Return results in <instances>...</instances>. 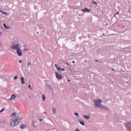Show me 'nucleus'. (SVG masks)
<instances>
[{"label":"nucleus","instance_id":"obj_1","mask_svg":"<svg viewBox=\"0 0 131 131\" xmlns=\"http://www.w3.org/2000/svg\"><path fill=\"white\" fill-rule=\"evenodd\" d=\"M21 118H19L18 116L14 117L10 123L11 126H17V125H18V123H19V121H21Z\"/></svg>","mask_w":131,"mask_h":131},{"label":"nucleus","instance_id":"obj_2","mask_svg":"<svg viewBox=\"0 0 131 131\" xmlns=\"http://www.w3.org/2000/svg\"><path fill=\"white\" fill-rule=\"evenodd\" d=\"M11 50H16V49H18V48H20V45H19V42H18V41H14L11 43Z\"/></svg>","mask_w":131,"mask_h":131},{"label":"nucleus","instance_id":"obj_3","mask_svg":"<svg viewBox=\"0 0 131 131\" xmlns=\"http://www.w3.org/2000/svg\"><path fill=\"white\" fill-rule=\"evenodd\" d=\"M126 130L131 131V121L126 122L124 123Z\"/></svg>","mask_w":131,"mask_h":131},{"label":"nucleus","instance_id":"obj_4","mask_svg":"<svg viewBox=\"0 0 131 131\" xmlns=\"http://www.w3.org/2000/svg\"><path fill=\"white\" fill-rule=\"evenodd\" d=\"M101 102H102V100L100 99L94 100V103H95V107L98 108Z\"/></svg>","mask_w":131,"mask_h":131},{"label":"nucleus","instance_id":"obj_5","mask_svg":"<svg viewBox=\"0 0 131 131\" xmlns=\"http://www.w3.org/2000/svg\"><path fill=\"white\" fill-rule=\"evenodd\" d=\"M16 50V53H17L18 56H19L20 57L23 55L22 50H21V48H20V47H18Z\"/></svg>","mask_w":131,"mask_h":131},{"label":"nucleus","instance_id":"obj_6","mask_svg":"<svg viewBox=\"0 0 131 131\" xmlns=\"http://www.w3.org/2000/svg\"><path fill=\"white\" fill-rule=\"evenodd\" d=\"M56 77L57 78H58V79H60V80H62L63 79V76H62L59 73H58L57 72H55Z\"/></svg>","mask_w":131,"mask_h":131},{"label":"nucleus","instance_id":"obj_7","mask_svg":"<svg viewBox=\"0 0 131 131\" xmlns=\"http://www.w3.org/2000/svg\"><path fill=\"white\" fill-rule=\"evenodd\" d=\"M82 12H83V13H90L91 12V9H88V8L85 7L84 9L81 10Z\"/></svg>","mask_w":131,"mask_h":131},{"label":"nucleus","instance_id":"obj_8","mask_svg":"<svg viewBox=\"0 0 131 131\" xmlns=\"http://www.w3.org/2000/svg\"><path fill=\"white\" fill-rule=\"evenodd\" d=\"M17 97V95H15V94H12L9 100H10V101H12V100H14V99H15V98Z\"/></svg>","mask_w":131,"mask_h":131},{"label":"nucleus","instance_id":"obj_9","mask_svg":"<svg viewBox=\"0 0 131 131\" xmlns=\"http://www.w3.org/2000/svg\"><path fill=\"white\" fill-rule=\"evenodd\" d=\"M98 108L99 109H103L104 110H106V107H105V106H104L102 104H100L99 106H98Z\"/></svg>","mask_w":131,"mask_h":131},{"label":"nucleus","instance_id":"obj_10","mask_svg":"<svg viewBox=\"0 0 131 131\" xmlns=\"http://www.w3.org/2000/svg\"><path fill=\"white\" fill-rule=\"evenodd\" d=\"M24 79H25L24 77H21L20 78V81L22 84H25V82L24 81Z\"/></svg>","mask_w":131,"mask_h":131},{"label":"nucleus","instance_id":"obj_11","mask_svg":"<svg viewBox=\"0 0 131 131\" xmlns=\"http://www.w3.org/2000/svg\"><path fill=\"white\" fill-rule=\"evenodd\" d=\"M41 97H42V101L45 102L46 101V95H45V94H42L41 95Z\"/></svg>","mask_w":131,"mask_h":131},{"label":"nucleus","instance_id":"obj_12","mask_svg":"<svg viewBox=\"0 0 131 131\" xmlns=\"http://www.w3.org/2000/svg\"><path fill=\"white\" fill-rule=\"evenodd\" d=\"M52 111H53V113H54V114H55L56 113V112H57V108H56L55 107H53Z\"/></svg>","mask_w":131,"mask_h":131},{"label":"nucleus","instance_id":"obj_13","mask_svg":"<svg viewBox=\"0 0 131 131\" xmlns=\"http://www.w3.org/2000/svg\"><path fill=\"white\" fill-rule=\"evenodd\" d=\"M83 117L85 118L87 120H89V119H90L91 117H90L89 116H86L85 115H83Z\"/></svg>","mask_w":131,"mask_h":131},{"label":"nucleus","instance_id":"obj_14","mask_svg":"<svg viewBox=\"0 0 131 131\" xmlns=\"http://www.w3.org/2000/svg\"><path fill=\"white\" fill-rule=\"evenodd\" d=\"M25 127H26V126L25 124H21L20 127L21 129H24V128H25Z\"/></svg>","mask_w":131,"mask_h":131},{"label":"nucleus","instance_id":"obj_15","mask_svg":"<svg viewBox=\"0 0 131 131\" xmlns=\"http://www.w3.org/2000/svg\"><path fill=\"white\" fill-rule=\"evenodd\" d=\"M31 123V126H32V127H36V126H35V123H34V121H32Z\"/></svg>","mask_w":131,"mask_h":131},{"label":"nucleus","instance_id":"obj_16","mask_svg":"<svg viewBox=\"0 0 131 131\" xmlns=\"http://www.w3.org/2000/svg\"><path fill=\"white\" fill-rule=\"evenodd\" d=\"M3 26L6 29H10V27H8L6 25V24H3Z\"/></svg>","mask_w":131,"mask_h":131},{"label":"nucleus","instance_id":"obj_17","mask_svg":"<svg viewBox=\"0 0 131 131\" xmlns=\"http://www.w3.org/2000/svg\"><path fill=\"white\" fill-rule=\"evenodd\" d=\"M1 13L3 14V15H8V13L5 11H3L2 10H0Z\"/></svg>","mask_w":131,"mask_h":131},{"label":"nucleus","instance_id":"obj_18","mask_svg":"<svg viewBox=\"0 0 131 131\" xmlns=\"http://www.w3.org/2000/svg\"><path fill=\"white\" fill-rule=\"evenodd\" d=\"M79 123H80V124H81L83 126H84V122H82L81 121V120L79 119Z\"/></svg>","mask_w":131,"mask_h":131},{"label":"nucleus","instance_id":"obj_19","mask_svg":"<svg viewBox=\"0 0 131 131\" xmlns=\"http://www.w3.org/2000/svg\"><path fill=\"white\" fill-rule=\"evenodd\" d=\"M18 79V76H15L14 77V78H13V79L14 80H16V79Z\"/></svg>","mask_w":131,"mask_h":131},{"label":"nucleus","instance_id":"obj_20","mask_svg":"<svg viewBox=\"0 0 131 131\" xmlns=\"http://www.w3.org/2000/svg\"><path fill=\"white\" fill-rule=\"evenodd\" d=\"M74 115H76V116H77L78 117H79V115H78V113H74Z\"/></svg>","mask_w":131,"mask_h":131},{"label":"nucleus","instance_id":"obj_21","mask_svg":"<svg viewBox=\"0 0 131 131\" xmlns=\"http://www.w3.org/2000/svg\"><path fill=\"white\" fill-rule=\"evenodd\" d=\"M59 71H65V69H64V68L61 69L60 68V69L59 70Z\"/></svg>","mask_w":131,"mask_h":131},{"label":"nucleus","instance_id":"obj_22","mask_svg":"<svg viewBox=\"0 0 131 131\" xmlns=\"http://www.w3.org/2000/svg\"><path fill=\"white\" fill-rule=\"evenodd\" d=\"M28 88H29V89H30V90H31V91H32L33 89H31V84L29 85Z\"/></svg>","mask_w":131,"mask_h":131},{"label":"nucleus","instance_id":"obj_23","mask_svg":"<svg viewBox=\"0 0 131 131\" xmlns=\"http://www.w3.org/2000/svg\"><path fill=\"white\" fill-rule=\"evenodd\" d=\"M4 111H5V108H3L1 111L0 112H4Z\"/></svg>","mask_w":131,"mask_h":131},{"label":"nucleus","instance_id":"obj_24","mask_svg":"<svg viewBox=\"0 0 131 131\" xmlns=\"http://www.w3.org/2000/svg\"><path fill=\"white\" fill-rule=\"evenodd\" d=\"M17 114L16 113H14L11 115V116H15V115H16Z\"/></svg>","mask_w":131,"mask_h":131},{"label":"nucleus","instance_id":"obj_25","mask_svg":"<svg viewBox=\"0 0 131 131\" xmlns=\"http://www.w3.org/2000/svg\"><path fill=\"white\" fill-rule=\"evenodd\" d=\"M93 4H95V5H96V6H97V5H98V3L95 1L93 2Z\"/></svg>","mask_w":131,"mask_h":131},{"label":"nucleus","instance_id":"obj_26","mask_svg":"<svg viewBox=\"0 0 131 131\" xmlns=\"http://www.w3.org/2000/svg\"><path fill=\"white\" fill-rule=\"evenodd\" d=\"M57 68V70H59V71H60V70L61 69V68H60V67H58Z\"/></svg>","mask_w":131,"mask_h":131},{"label":"nucleus","instance_id":"obj_27","mask_svg":"<svg viewBox=\"0 0 131 131\" xmlns=\"http://www.w3.org/2000/svg\"><path fill=\"white\" fill-rule=\"evenodd\" d=\"M46 86H47V88H51V85L49 84H46Z\"/></svg>","mask_w":131,"mask_h":131},{"label":"nucleus","instance_id":"obj_28","mask_svg":"<svg viewBox=\"0 0 131 131\" xmlns=\"http://www.w3.org/2000/svg\"><path fill=\"white\" fill-rule=\"evenodd\" d=\"M30 65H31V63L28 62V66H30Z\"/></svg>","mask_w":131,"mask_h":131},{"label":"nucleus","instance_id":"obj_29","mask_svg":"<svg viewBox=\"0 0 131 131\" xmlns=\"http://www.w3.org/2000/svg\"><path fill=\"white\" fill-rule=\"evenodd\" d=\"M75 131H80V130H79V129L78 128H76Z\"/></svg>","mask_w":131,"mask_h":131},{"label":"nucleus","instance_id":"obj_30","mask_svg":"<svg viewBox=\"0 0 131 131\" xmlns=\"http://www.w3.org/2000/svg\"><path fill=\"white\" fill-rule=\"evenodd\" d=\"M55 67H56V68H58V64H55Z\"/></svg>","mask_w":131,"mask_h":131},{"label":"nucleus","instance_id":"obj_31","mask_svg":"<svg viewBox=\"0 0 131 131\" xmlns=\"http://www.w3.org/2000/svg\"><path fill=\"white\" fill-rule=\"evenodd\" d=\"M19 63H20L21 64V63H22V60H20L19 61Z\"/></svg>","mask_w":131,"mask_h":131},{"label":"nucleus","instance_id":"obj_32","mask_svg":"<svg viewBox=\"0 0 131 131\" xmlns=\"http://www.w3.org/2000/svg\"><path fill=\"white\" fill-rule=\"evenodd\" d=\"M39 120H40V121H42L43 120V119L40 118Z\"/></svg>","mask_w":131,"mask_h":131},{"label":"nucleus","instance_id":"obj_33","mask_svg":"<svg viewBox=\"0 0 131 131\" xmlns=\"http://www.w3.org/2000/svg\"><path fill=\"white\" fill-rule=\"evenodd\" d=\"M118 14H119V11L117 12L116 13V15H118Z\"/></svg>","mask_w":131,"mask_h":131},{"label":"nucleus","instance_id":"obj_34","mask_svg":"<svg viewBox=\"0 0 131 131\" xmlns=\"http://www.w3.org/2000/svg\"><path fill=\"white\" fill-rule=\"evenodd\" d=\"M106 110H110V109L109 108L106 107Z\"/></svg>","mask_w":131,"mask_h":131},{"label":"nucleus","instance_id":"obj_35","mask_svg":"<svg viewBox=\"0 0 131 131\" xmlns=\"http://www.w3.org/2000/svg\"><path fill=\"white\" fill-rule=\"evenodd\" d=\"M114 17H115L116 18V14L114 15Z\"/></svg>","mask_w":131,"mask_h":131},{"label":"nucleus","instance_id":"obj_36","mask_svg":"<svg viewBox=\"0 0 131 131\" xmlns=\"http://www.w3.org/2000/svg\"><path fill=\"white\" fill-rule=\"evenodd\" d=\"M72 63H73V64H74V63H75V61H73Z\"/></svg>","mask_w":131,"mask_h":131},{"label":"nucleus","instance_id":"obj_37","mask_svg":"<svg viewBox=\"0 0 131 131\" xmlns=\"http://www.w3.org/2000/svg\"><path fill=\"white\" fill-rule=\"evenodd\" d=\"M112 70H113V71H115V69H112Z\"/></svg>","mask_w":131,"mask_h":131},{"label":"nucleus","instance_id":"obj_38","mask_svg":"<svg viewBox=\"0 0 131 131\" xmlns=\"http://www.w3.org/2000/svg\"><path fill=\"white\" fill-rule=\"evenodd\" d=\"M38 33H39V32H37V34H38Z\"/></svg>","mask_w":131,"mask_h":131},{"label":"nucleus","instance_id":"obj_39","mask_svg":"<svg viewBox=\"0 0 131 131\" xmlns=\"http://www.w3.org/2000/svg\"><path fill=\"white\" fill-rule=\"evenodd\" d=\"M24 51H26V48H25V49H24Z\"/></svg>","mask_w":131,"mask_h":131},{"label":"nucleus","instance_id":"obj_40","mask_svg":"<svg viewBox=\"0 0 131 131\" xmlns=\"http://www.w3.org/2000/svg\"><path fill=\"white\" fill-rule=\"evenodd\" d=\"M44 113H45V114H47V113H46V112H44Z\"/></svg>","mask_w":131,"mask_h":131},{"label":"nucleus","instance_id":"obj_41","mask_svg":"<svg viewBox=\"0 0 131 131\" xmlns=\"http://www.w3.org/2000/svg\"><path fill=\"white\" fill-rule=\"evenodd\" d=\"M68 81H70V79H69V80H68Z\"/></svg>","mask_w":131,"mask_h":131},{"label":"nucleus","instance_id":"obj_42","mask_svg":"<svg viewBox=\"0 0 131 131\" xmlns=\"http://www.w3.org/2000/svg\"><path fill=\"white\" fill-rule=\"evenodd\" d=\"M88 37H90V35H88Z\"/></svg>","mask_w":131,"mask_h":131},{"label":"nucleus","instance_id":"obj_43","mask_svg":"<svg viewBox=\"0 0 131 131\" xmlns=\"http://www.w3.org/2000/svg\"><path fill=\"white\" fill-rule=\"evenodd\" d=\"M96 61H98V60H96Z\"/></svg>","mask_w":131,"mask_h":131},{"label":"nucleus","instance_id":"obj_44","mask_svg":"<svg viewBox=\"0 0 131 131\" xmlns=\"http://www.w3.org/2000/svg\"><path fill=\"white\" fill-rule=\"evenodd\" d=\"M29 98H30V99H31V97H29Z\"/></svg>","mask_w":131,"mask_h":131},{"label":"nucleus","instance_id":"obj_45","mask_svg":"<svg viewBox=\"0 0 131 131\" xmlns=\"http://www.w3.org/2000/svg\"><path fill=\"white\" fill-rule=\"evenodd\" d=\"M27 51H28V49H27Z\"/></svg>","mask_w":131,"mask_h":131},{"label":"nucleus","instance_id":"obj_46","mask_svg":"<svg viewBox=\"0 0 131 131\" xmlns=\"http://www.w3.org/2000/svg\"><path fill=\"white\" fill-rule=\"evenodd\" d=\"M25 47H26V46H24Z\"/></svg>","mask_w":131,"mask_h":131},{"label":"nucleus","instance_id":"obj_47","mask_svg":"<svg viewBox=\"0 0 131 131\" xmlns=\"http://www.w3.org/2000/svg\"><path fill=\"white\" fill-rule=\"evenodd\" d=\"M1 34H2V33H1Z\"/></svg>","mask_w":131,"mask_h":131},{"label":"nucleus","instance_id":"obj_48","mask_svg":"<svg viewBox=\"0 0 131 131\" xmlns=\"http://www.w3.org/2000/svg\"><path fill=\"white\" fill-rule=\"evenodd\" d=\"M0 45H1V41H0Z\"/></svg>","mask_w":131,"mask_h":131}]
</instances>
